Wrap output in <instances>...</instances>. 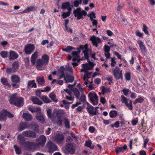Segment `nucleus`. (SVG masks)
Wrapping results in <instances>:
<instances>
[{
    "label": "nucleus",
    "instance_id": "1",
    "mask_svg": "<svg viewBox=\"0 0 155 155\" xmlns=\"http://www.w3.org/2000/svg\"><path fill=\"white\" fill-rule=\"evenodd\" d=\"M11 104H13L18 107H21L23 104V99L21 97L16 96V94H14L12 95L9 100Z\"/></svg>",
    "mask_w": 155,
    "mask_h": 155
},
{
    "label": "nucleus",
    "instance_id": "2",
    "mask_svg": "<svg viewBox=\"0 0 155 155\" xmlns=\"http://www.w3.org/2000/svg\"><path fill=\"white\" fill-rule=\"evenodd\" d=\"M75 17H77L78 20H79L83 18V16H86L87 15V12L84 10L81 11L80 7L74 10L73 12Z\"/></svg>",
    "mask_w": 155,
    "mask_h": 155
},
{
    "label": "nucleus",
    "instance_id": "3",
    "mask_svg": "<svg viewBox=\"0 0 155 155\" xmlns=\"http://www.w3.org/2000/svg\"><path fill=\"white\" fill-rule=\"evenodd\" d=\"M33 126V124L27 122H21L20 123L18 127L19 131H22L26 129H30Z\"/></svg>",
    "mask_w": 155,
    "mask_h": 155
},
{
    "label": "nucleus",
    "instance_id": "4",
    "mask_svg": "<svg viewBox=\"0 0 155 155\" xmlns=\"http://www.w3.org/2000/svg\"><path fill=\"white\" fill-rule=\"evenodd\" d=\"M122 72V70H120V69L117 66L113 69V74L116 79L118 80L120 79L123 80V78Z\"/></svg>",
    "mask_w": 155,
    "mask_h": 155
},
{
    "label": "nucleus",
    "instance_id": "5",
    "mask_svg": "<svg viewBox=\"0 0 155 155\" xmlns=\"http://www.w3.org/2000/svg\"><path fill=\"white\" fill-rule=\"evenodd\" d=\"M88 97L90 102L94 105H96L98 103V97L97 94L94 92H90L88 94Z\"/></svg>",
    "mask_w": 155,
    "mask_h": 155
},
{
    "label": "nucleus",
    "instance_id": "6",
    "mask_svg": "<svg viewBox=\"0 0 155 155\" xmlns=\"http://www.w3.org/2000/svg\"><path fill=\"white\" fill-rule=\"evenodd\" d=\"M46 148L48 152L51 153H52L55 151L57 150L58 149V147L57 145L55 143L51 141L48 142L46 145Z\"/></svg>",
    "mask_w": 155,
    "mask_h": 155
},
{
    "label": "nucleus",
    "instance_id": "7",
    "mask_svg": "<svg viewBox=\"0 0 155 155\" xmlns=\"http://www.w3.org/2000/svg\"><path fill=\"white\" fill-rule=\"evenodd\" d=\"M121 97L122 103L125 104L129 110H132L133 109L132 101L130 99H127L125 97L124 95H121Z\"/></svg>",
    "mask_w": 155,
    "mask_h": 155
},
{
    "label": "nucleus",
    "instance_id": "8",
    "mask_svg": "<svg viewBox=\"0 0 155 155\" xmlns=\"http://www.w3.org/2000/svg\"><path fill=\"white\" fill-rule=\"evenodd\" d=\"M24 147L29 151H34L36 148L37 145L34 142L26 141V144L24 145Z\"/></svg>",
    "mask_w": 155,
    "mask_h": 155
},
{
    "label": "nucleus",
    "instance_id": "9",
    "mask_svg": "<svg viewBox=\"0 0 155 155\" xmlns=\"http://www.w3.org/2000/svg\"><path fill=\"white\" fill-rule=\"evenodd\" d=\"M22 135L25 137L35 138L36 137V134L34 131L29 130L24 131L22 133Z\"/></svg>",
    "mask_w": 155,
    "mask_h": 155
},
{
    "label": "nucleus",
    "instance_id": "10",
    "mask_svg": "<svg viewBox=\"0 0 155 155\" xmlns=\"http://www.w3.org/2000/svg\"><path fill=\"white\" fill-rule=\"evenodd\" d=\"M35 46L33 44H28L25 47L24 51L26 54H30L34 51Z\"/></svg>",
    "mask_w": 155,
    "mask_h": 155
},
{
    "label": "nucleus",
    "instance_id": "11",
    "mask_svg": "<svg viewBox=\"0 0 155 155\" xmlns=\"http://www.w3.org/2000/svg\"><path fill=\"white\" fill-rule=\"evenodd\" d=\"M90 40L91 41V43L93 46L97 48L98 46V44L101 42V39L95 35H93L91 37Z\"/></svg>",
    "mask_w": 155,
    "mask_h": 155
},
{
    "label": "nucleus",
    "instance_id": "12",
    "mask_svg": "<svg viewBox=\"0 0 155 155\" xmlns=\"http://www.w3.org/2000/svg\"><path fill=\"white\" fill-rule=\"evenodd\" d=\"M65 150L68 153L74 154L75 153V150L73 144L72 143H66L65 146Z\"/></svg>",
    "mask_w": 155,
    "mask_h": 155
},
{
    "label": "nucleus",
    "instance_id": "13",
    "mask_svg": "<svg viewBox=\"0 0 155 155\" xmlns=\"http://www.w3.org/2000/svg\"><path fill=\"white\" fill-rule=\"evenodd\" d=\"M137 43L139 45L141 52L145 54L147 52V49L143 42L142 40H138L137 41Z\"/></svg>",
    "mask_w": 155,
    "mask_h": 155
},
{
    "label": "nucleus",
    "instance_id": "14",
    "mask_svg": "<svg viewBox=\"0 0 155 155\" xmlns=\"http://www.w3.org/2000/svg\"><path fill=\"white\" fill-rule=\"evenodd\" d=\"M88 17H90V20L91 21H92V25L94 26L97 27V25L98 23L97 21L96 20H94V18H96L95 14L94 12H92L91 13L87 15Z\"/></svg>",
    "mask_w": 155,
    "mask_h": 155
},
{
    "label": "nucleus",
    "instance_id": "15",
    "mask_svg": "<svg viewBox=\"0 0 155 155\" xmlns=\"http://www.w3.org/2000/svg\"><path fill=\"white\" fill-rule=\"evenodd\" d=\"M46 138L44 135H41L38 138L37 142L39 145L43 147L46 141Z\"/></svg>",
    "mask_w": 155,
    "mask_h": 155
},
{
    "label": "nucleus",
    "instance_id": "16",
    "mask_svg": "<svg viewBox=\"0 0 155 155\" xmlns=\"http://www.w3.org/2000/svg\"><path fill=\"white\" fill-rule=\"evenodd\" d=\"M1 82L2 84L5 86L6 89H9L11 87V85L8 83V79L4 77H2L1 79Z\"/></svg>",
    "mask_w": 155,
    "mask_h": 155
},
{
    "label": "nucleus",
    "instance_id": "17",
    "mask_svg": "<svg viewBox=\"0 0 155 155\" xmlns=\"http://www.w3.org/2000/svg\"><path fill=\"white\" fill-rule=\"evenodd\" d=\"M64 139V136L62 134H58L55 137V141L59 143H62Z\"/></svg>",
    "mask_w": 155,
    "mask_h": 155
},
{
    "label": "nucleus",
    "instance_id": "18",
    "mask_svg": "<svg viewBox=\"0 0 155 155\" xmlns=\"http://www.w3.org/2000/svg\"><path fill=\"white\" fill-rule=\"evenodd\" d=\"M83 68L86 71L91 70L94 67V65L93 62H90L89 64L87 63L84 64H82Z\"/></svg>",
    "mask_w": 155,
    "mask_h": 155
},
{
    "label": "nucleus",
    "instance_id": "19",
    "mask_svg": "<svg viewBox=\"0 0 155 155\" xmlns=\"http://www.w3.org/2000/svg\"><path fill=\"white\" fill-rule=\"evenodd\" d=\"M86 109L88 113L91 116L96 115L95 112H94V110L95 109L94 107L89 104L87 107Z\"/></svg>",
    "mask_w": 155,
    "mask_h": 155
},
{
    "label": "nucleus",
    "instance_id": "20",
    "mask_svg": "<svg viewBox=\"0 0 155 155\" xmlns=\"http://www.w3.org/2000/svg\"><path fill=\"white\" fill-rule=\"evenodd\" d=\"M36 118L37 120L42 124L45 122V116L41 113H39L36 114Z\"/></svg>",
    "mask_w": 155,
    "mask_h": 155
},
{
    "label": "nucleus",
    "instance_id": "21",
    "mask_svg": "<svg viewBox=\"0 0 155 155\" xmlns=\"http://www.w3.org/2000/svg\"><path fill=\"white\" fill-rule=\"evenodd\" d=\"M31 100L33 103L39 105H41L43 104V102L37 97L33 96L31 98Z\"/></svg>",
    "mask_w": 155,
    "mask_h": 155
},
{
    "label": "nucleus",
    "instance_id": "22",
    "mask_svg": "<svg viewBox=\"0 0 155 155\" xmlns=\"http://www.w3.org/2000/svg\"><path fill=\"white\" fill-rule=\"evenodd\" d=\"M18 57V54L13 51H11L10 52L9 59L10 60H15L17 59Z\"/></svg>",
    "mask_w": 155,
    "mask_h": 155
},
{
    "label": "nucleus",
    "instance_id": "23",
    "mask_svg": "<svg viewBox=\"0 0 155 155\" xmlns=\"http://www.w3.org/2000/svg\"><path fill=\"white\" fill-rule=\"evenodd\" d=\"M22 117L25 120L27 121H30L32 119V115L29 113H24Z\"/></svg>",
    "mask_w": 155,
    "mask_h": 155
},
{
    "label": "nucleus",
    "instance_id": "24",
    "mask_svg": "<svg viewBox=\"0 0 155 155\" xmlns=\"http://www.w3.org/2000/svg\"><path fill=\"white\" fill-rule=\"evenodd\" d=\"M127 146L125 144L123 147H116L115 148V151L117 154L120 152H124L127 149Z\"/></svg>",
    "mask_w": 155,
    "mask_h": 155
},
{
    "label": "nucleus",
    "instance_id": "25",
    "mask_svg": "<svg viewBox=\"0 0 155 155\" xmlns=\"http://www.w3.org/2000/svg\"><path fill=\"white\" fill-rule=\"evenodd\" d=\"M38 56V52L36 51L31 55V63L33 65L35 64V62Z\"/></svg>",
    "mask_w": 155,
    "mask_h": 155
},
{
    "label": "nucleus",
    "instance_id": "26",
    "mask_svg": "<svg viewBox=\"0 0 155 155\" xmlns=\"http://www.w3.org/2000/svg\"><path fill=\"white\" fill-rule=\"evenodd\" d=\"M74 77L72 76L67 75L64 78V80L66 83H71L73 81Z\"/></svg>",
    "mask_w": 155,
    "mask_h": 155
},
{
    "label": "nucleus",
    "instance_id": "27",
    "mask_svg": "<svg viewBox=\"0 0 155 155\" xmlns=\"http://www.w3.org/2000/svg\"><path fill=\"white\" fill-rule=\"evenodd\" d=\"M42 61L44 62L45 65H47L48 64L49 61V57L47 54H44L42 56L41 59Z\"/></svg>",
    "mask_w": 155,
    "mask_h": 155
},
{
    "label": "nucleus",
    "instance_id": "28",
    "mask_svg": "<svg viewBox=\"0 0 155 155\" xmlns=\"http://www.w3.org/2000/svg\"><path fill=\"white\" fill-rule=\"evenodd\" d=\"M35 80L29 81L28 82V87L36 88L37 87V84L35 83Z\"/></svg>",
    "mask_w": 155,
    "mask_h": 155
},
{
    "label": "nucleus",
    "instance_id": "29",
    "mask_svg": "<svg viewBox=\"0 0 155 155\" xmlns=\"http://www.w3.org/2000/svg\"><path fill=\"white\" fill-rule=\"evenodd\" d=\"M37 81L38 84L41 86H44L45 82L43 77H38L37 78Z\"/></svg>",
    "mask_w": 155,
    "mask_h": 155
},
{
    "label": "nucleus",
    "instance_id": "30",
    "mask_svg": "<svg viewBox=\"0 0 155 155\" xmlns=\"http://www.w3.org/2000/svg\"><path fill=\"white\" fill-rule=\"evenodd\" d=\"M35 10V8L34 6H29L25 10L21 12L20 13L21 14L24 13H27Z\"/></svg>",
    "mask_w": 155,
    "mask_h": 155
},
{
    "label": "nucleus",
    "instance_id": "31",
    "mask_svg": "<svg viewBox=\"0 0 155 155\" xmlns=\"http://www.w3.org/2000/svg\"><path fill=\"white\" fill-rule=\"evenodd\" d=\"M22 135H18V139L19 140V142L21 145H23L24 146L26 144L25 138Z\"/></svg>",
    "mask_w": 155,
    "mask_h": 155
},
{
    "label": "nucleus",
    "instance_id": "32",
    "mask_svg": "<svg viewBox=\"0 0 155 155\" xmlns=\"http://www.w3.org/2000/svg\"><path fill=\"white\" fill-rule=\"evenodd\" d=\"M7 112L5 111L4 112L0 114V121H4L6 120V117L7 115Z\"/></svg>",
    "mask_w": 155,
    "mask_h": 155
},
{
    "label": "nucleus",
    "instance_id": "33",
    "mask_svg": "<svg viewBox=\"0 0 155 155\" xmlns=\"http://www.w3.org/2000/svg\"><path fill=\"white\" fill-rule=\"evenodd\" d=\"M43 65H45V64L41 59L39 58L37 59L36 61V65L37 68L38 70H39L38 68L39 67H42Z\"/></svg>",
    "mask_w": 155,
    "mask_h": 155
},
{
    "label": "nucleus",
    "instance_id": "34",
    "mask_svg": "<svg viewBox=\"0 0 155 155\" xmlns=\"http://www.w3.org/2000/svg\"><path fill=\"white\" fill-rule=\"evenodd\" d=\"M12 81L14 83H18L20 81V78L19 77L16 75H13L11 78Z\"/></svg>",
    "mask_w": 155,
    "mask_h": 155
},
{
    "label": "nucleus",
    "instance_id": "35",
    "mask_svg": "<svg viewBox=\"0 0 155 155\" xmlns=\"http://www.w3.org/2000/svg\"><path fill=\"white\" fill-rule=\"evenodd\" d=\"M144 101V98L140 96H138V98L136 99L135 101L133 102V104L134 105L136 104L137 103H141Z\"/></svg>",
    "mask_w": 155,
    "mask_h": 155
},
{
    "label": "nucleus",
    "instance_id": "36",
    "mask_svg": "<svg viewBox=\"0 0 155 155\" xmlns=\"http://www.w3.org/2000/svg\"><path fill=\"white\" fill-rule=\"evenodd\" d=\"M117 112L114 110H111L109 113V116L111 118L115 117L117 115Z\"/></svg>",
    "mask_w": 155,
    "mask_h": 155
},
{
    "label": "nucleus",
    "instance_id": "37",
    "mask_svg": "<svg viewBox=\"0 0 155 155\" xmlns=\"http://www.w3.org/2000/svg\"><path fill=\"white\" fill-rule=\"evenodd\" d=\"M41 99L43 102L46 103H48L51 102V101L50 99L46 95H43L41 97Z\"/></svg>",
    "mask_w": 155,
    "mask_h": 155
},
{
    "label": "nucleus",
    "instance_id": "38",
    "mask_svg": "<svg viewBox=\"0 0 155 155\" xmlns=\"http://www.w3.org/2000/svg\"><path fill=\"white\" fill-rule=\"evenodd\" d=\"M49 97L54 102L57 103L58 101V99L56 98V95L54 93H51L49 95Z\"/></svg>",
    "mask_w": 155,
    "mask_h": 155
},
{
    "label": "nucleus",
    "instance_id": "39",
    "mask_svg": "<svg viewBox=\"0 0 155 155\" xmlns=\"http://www.w3.org/2000/svg\"><path fill=\"white\" fill-rule=\"evenodd\" d=\"M64 114V111L62 110H58L56 113V115L58 119L61 118L62 117Z\"/></svg>",
    "mask_w": 155,
    "mask_h": 155
},
{
    "label": "nucleus",
    "instance_id": "40",
    "mask_svg": "<svg viewBox=\"0 0 155 155\" xmlns=\"http://www.w3.org/2000/svg\"><path fill=\"white\" fill-rule=\"evenodd\" d=\"M76 98L77 99H79L80 96V93L78 90L76 88H74L73 90Z\"/></svg>",
    "mask_w": 155,
    "mask_h": 155
},
{
    "label": "nucleus",
    "instance_id": "41",
    "mask_svg": "<svg viewBox=\"0 0 155 155\" xmlns=\"http://www.w3.org/2000/svg\"><path fill=\"white\" fill-rule=\"evenodd\" d=\"M12 66L14 72H16L19 67V62L18 61H15L13 63Z\"/></svg>",
    "mask_w": 155,
    "mask_h": 155
},
{
    "label": "nucleus",
    "instance_id": "42",
    "mask_svg": "<svg viewBox=\"0 0 155 155\" xmlns=\"http://www.w3.org/2000/svg\"><path fill=\"white\" fill-rule=\"evenodd\" d=\"M92 142L91 140L86 141L85 144V146L90 148L91 150H93L94 149V145L92 146Z\"/></svg>",
    "mask_w": 155,
    "mask_h": 155
},
{
    "label": "nucleus",
    "instance_id": "43",
    "mask_svg": "<svg viewBox=\"0 0 155 155\" xmlns=\"http://www.w3.org/2000/svg\"><path fill=\"white\" fill-rule=\"evenodd\" d=\"M69 6H71V5L69 2H64L62 4L61 8L62 9H66Z\"/></svg>",
    "mask_w": 155,
    "mask_h": 155
},
{
    "label": "nucleus",
    "instance_id": "44",
    "mask_svg": "<svg viewBox=\"0 0 155 155\" xmlns=\"http://www.w3.org/2000/svg\"><path fill=\"white\" fill-rule=\"evenodd\" d=\"M81 95L80 97H79V100L83 102H84L86 101V96L84 94L83 91L81 92Z\"/></svg>",
    "mask_w": 155,
    "mask_h": 155
},
{
    "label": "nucleus",
    "instance_id": "45",
    "mask_svg": "<svg viewBox=\"0 0 155 155\" xmlns=\"http://www.w3.org/2000/svg\"><path fill=\"white\" fill-rule=\"evenodd\" d=\"M8 52L6 51H2L0 53V56L3 58H7L8 56Z\"/></svg>",
    "mask_w": 155,
    "mask_h": 155
},
{
    "label": "nucleus",
    "instance_id": "46",
    "mask_svg": "<svg viewBox=\"0 0 155 155\" xmlns=\"http://www.w3.org/2000/svg\"><path fill=\"white\" fill-rule=\"evenodd\" d=\"M64 120V124L65 127L67 128H69L70 127V122L68 119L66 118H65Z\"/></svg>",
    "mask_w": 155,
    "mask_h": 155
},
{
    "label": "nucleus",
    "instance_id": "47",
    "mask_svg": "<svg viewBox=\"0 0 155 155\" xmlns=\"http://www.w3.org/2000/svg\"><path fill=\"white\" fill-rule=\"evenodd\" d=\"M74 49V48L71 46H68L64 49H63V51H66L67 52H70L72 50Z\"/></svg>",
    "mask_w": 155,
    "mask_h": 155
},
{
    "label": "nucleus",
    "instance_id": "48",
    "mask_svg": "<svg viewBox=\"0 0 155 155\" xmlns=\"http://www.w3.org/2000/svg\"><path fill=\"white\" fill-rule=\"evenodd\" d=\"M110 89L109 88L105 87L104 86L102 87V92L103 94L106 93H110Z\"/></svg>",
    "mask_w": 155,
    "mask_h": 155
},
{
    "label": "nucleus",
    "instance_id": "49",
    "mask_svg": "<svg viewBox=\"0 0 155 155\" xmlns=\"http://www.w3.org/2000/svg\"><path fill=\"white\" fill-rule=\"evenodd\" d=\"M62 102L63 104L65 105V108H66V109H69V106L68 104H72L73 102H68L66 100H64L62 101Z\"/></svg>",
    "mask_w": 155,
    "mask_h": 155
},
{
    "label": "nucleus",
    "instance_id": "50",
    "mask_svg": "<svg viewBox=\"0 0 155 155\" xmlns=\"http://www.w3.org/2000/svg\"><path fill=\"white\" fill-rule=\"evenodd\" d=\"M16 153L19 154L21 153V151L19 147L16 145H14V147Z\"/></svg>",
    "mask_w": 155,
    "mask_h": 155
},
{
    "label": "nucleus",
    "instance_id": "51",
    "mask_svg": "<svg viewBox=\"0 0 155 155\" xmlns=\"http://www.w3.org/2000/svg\"><path fill=\"white\" fill-rule=\"evenodd\" d=\"M51 112V110L50 109H48L47 111V115L48 117L50 118H51L53 117V115Z\"/></svg>",
    "mask_w": 155,
    "mask_h": 155
},
{
    "label": "nucleus",
    "instance_id": "52",
    "mask_svg": "<svg viewBox=\"0 0 155 155\" xmlns=\"http://www.w3.org/2000/svg\"><path fill=\"white\" fill-rule=\"evenodd\" d=\"M88 51L89 50H85L83 51V53H84V57L88 59L89 58V56H88Z\"/></svg>",
    "mask_w": 155,
    "mask_h": 155
},
{
    "label": "nucleus",
    "instance_id": "53",
    "mask_svg": "<svg viewBox=\"0 0 155 155\" xmlns=\"http://www.w3.org/2000/svg\"><path fill=\"white\" fill-rule=\"evenodd\" d=\"M125 79L127 81H129L130 79L131 74L129 72L126 73L125 75Z\"/></svg>",
    "mask_w": 155,
    "mask_h": 155
},
{
    "label": "nucleus",
    "instance_id": "54",
    "mask_svg": "<svg viewBox=\"0 0 155 155\" xmlns=\"http://www.w3.org/2000/svg\"><path fill=\"white\" fill-rule=\"evenodd\" d=\"M143 31L146 34H149V32L147 30V26L144 24H143Z\"/></svg>",
    "mask_w": 155,
    "mask_h": 155
},
{
    "label": "nucleus",
    "instance_id": "55",
    "mask_svg": "<svg viewBox=\"0 0 155 155\" xmlns=\"http://www.w3.org/2000/svg\"><path fill=\"white\" fill-rule=\"evenodd\" d=\"M6 72L8 74H10L12 73L15 72H14L13 69L12 68H9L6 69Z\"/></svg>",
    "mask_w": 155,
    "mask_h": 155
},
{
    "label": "nucleus",
    "instance_id": "56",
    "mask_svg": "<svg viewBox=\"0 0 155 155\" xmlns=\"http://www.w3.org/2000/svg\"><path fill=\"white\" fill-rule=\"evenodd\" d=\"M80 51H73L72 52V54L73 57H79V54Z\"/></svg>",
    "mask_w": 155,
    "mask_h": 155
},
{
    "label": "nucleus",
    "instance_id": "57",
    "mask_svg": "<svg viewBox=\"0 0 155 155\" xmlns=\"http://www.w3.org/2000/svg\"><path fill=\"white\" fill-rule=\"evenodd\" d=\"M70 15V13H69L67 12H64L61 15V16H62L63 18H65L69 16Z\"/></svg>",
    "mask_w": 155,
    "mask_h": 155
},
{
    "label": "nucleus",
    "instance_id": "58",
    "mask_svg": "<svg viewBox=\"0 0 155 155\" xmlns=\"http://www.w3.org/2000/svg\"><path fill=\"white\" fill-rule=\"evenodd\" d=\"M104 50L105 53L108 52L110 50V47H109V46L106 45H104Z\"/></svg>",
    "mask_w": 155,
    "mask_h": 155
},
{
    "label": "nucleus",
    "instance_id": "59",
    "mask_svg": "<svg viewBox=\"0 0 155 155\" xmlns=\"http://www.w3.org/2000/svg\"><path fill=\"white\" fill-rule=\"evenodd\" d=\"M115 58H112L111 60V63L110 65L112 67H114L115 65L116 64V62L115 61Z\"/></svg>",
    "mask_w": 155,
    "mask_h": 155
},
{
    "label": "nucleus",
    "instance_id": "60",
    "mask_svg": "<svg viewBox=\"0 0 155 155\" xmlns=\"http://www.w3.org/2000/svg\"><path fill=\"white\" fill-rule=\"evenodd\" d=\"M73 4L74 5V6L78 7L80 5H81V3H80L78 0H75L73 2Z\"/></svg>",
    "mask_w": 155,
    "mask_h": 155
},
{
    "label": "nucleus",
    "instance_id": "61",
    "mask_svg": "<svg viewBox=\"0 0 155 155\" xmlns=\"http://www.w3.org/2000/svg\"><path fill=\"white\" fill-rule=\"evenodd\" d=\"M58 120L57 121V124L60 126H61L62 125V120L61 118L58 119Z\"/></svg>",
    "mask_w": 155,
    "mask_h": 155
},
{
    "label": "nucleus",
    "instance_id": "62",
    "mask_svg": "<svg viewBox=\"0 0 155 155\" xmlns=\"http://www.w3.org/2000/svg\"><path fill=\"white\" fill-rule=\"evenodd\" d=\"M88 130L90 132L93 133L95 131V128L93 126H91L89 127Z\"/></svg>",
    "mask_w": 155,
    "mask_h": 155
},
{
    "label": "nucleus",
    "instance_id": "63",
    "mask_svg": "<svg viewBox=\"0 0 155 155\" xmlns=\"http://www.w3.org/2000/svg\"><path fill=\"white\" fill-rule=\"evenodd\" d=\"M129 91V89H127L125 88L123 89L122 91L125 95L127 96V95Z\"/></svg>",
    "mask_w": 155,
    "mask_h": 155
},
{
    "label": "nucleus",
    "instance_id": "64",
    "mask_svg": "<svg viewBox=\"0 0 155 155\" xmlns=\"http://www.w3.org/2000/svg\"><path fill=\"white\" fill-rule=\"evenodd\" d=\"M135 34L136 36L140 37H142L143 35V34L140 33L139 30L135 32Z\"/></svg>",
    "mask_w": 155,
    "mask_h": 155
}]
</instances>
